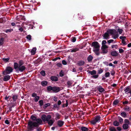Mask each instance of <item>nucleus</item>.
Listing matches in <instances>:
<instances>
[{"label":"nucleus","instance_id":"f257e3e1","mask_svg":"<svg viewBox=\"0 0 131 131\" xmlns=\"http://www.w3.org/2000/svg\"><path fill=\"white\" fill-rule=\"evenodd\" d=\"M31 118L32 121H29L28 123V129L30 130H33L34 127L38 126L39 124H41L42 122V121L40 119H37L36 117L34 116H31Z\"/></svg>","mask_w":131,"mask_h":131},{"label":"nucleus","instance_id":"f03ea898","mask_svg":"<svg viewBox=\"0 0 131 131\" xmlns=\"http://www.w3.org/2000/svg\"><path fill=\"white\" fill-rule=\"evenodd\" d=\"M116 30L114 29H108L106 32L103 35V37L104 39H107L109 38V34H110L112 35L113 38L116 39L118 37V35L116 34Z\"/></svg>","mask_w":131,"mask_h":131},{"label":"nucleus","instance_id":"7ed1b4c3","mask_svg":"<svg viewBox=\"0 0 131 131\" xmlns=\"http://www.w3.org/2000/svg\"><path fill=\"white\" fill-rule=\"evenodd\" d=\"M92 45L93 48V50L97 55H99L100 54L99 51L100 49V46L99 43L96 41L93 42Z\"/></svg>","mask_w":131,"mask_h":131},{"label":"nucleus","instance_id":"20e7f679","mask_svg":"<svg viewBox=\"0 0 131 131\" xmlns=\"http://www.w3.org/2000/svg\"><path fill=\"white\" fill-rule=\"evenodd\" d=\"M14 68L17 72L19 71L22 72L26 69L25 67L24 66H18V64L16 62L14 63Z\"/></svg>","mask_w":131,"mask_h":131},{"label":"nucleus","instance_id":"39448f33","mask_svg":"<svg viewBox=\"0 0 131 131\" xmlns=\"http://www.w3.org/2000/svg\"><path fill=\"white\" fill-rule=\"evenodd\" d=\"M108 46L106 45L102 46L101 49L102 50V53H106L108 52Z\"/></svg>","mask_w":131,"mask_h":131},{"label":"nucleus","instance_id":"423d86ee","mask_svg":"<svg viewBox=\"0 0 131 131\" xmlns=\"http://www.w3.org/2000/svg\"><path fill=\"white\" fill-rule=\"evenodd\" d=\"M100 119L99 116H97L95 117L94 119L91 121V124H95L96 123L100 121Z\"/></svg>","mask_w":131,"mask_h":131},{"label":"nucleus","instance_id":"0eeeda50","mask_svg":"<svg viewBox=\"0 0 131 131\" xmlns=\"http://www.w3.org/2000/svg\"><path fill=\"white\" fill-rule=\"evenodd\" d=\"M13 69L10 67H7L6 68V71H5L3 72V73L4 74H5L6 73V74H8L11 72L13 71Z\"/></svg>","mask_w":131,"mask_h":131},{"label":"nucleus","instance_id":"6e6552de","mask_svg":"<svg viewBox=\"0 0 131 131\" xmlns=\"http://www.w3.org/2000/svg\"><path fill=\"white\" fill-rule=\"evenodd\" d=\"M60 90V88L56 86L53 87L52 91L54 92H58Z\"/></svg>","mask_w":131,"mask_h":131},{"label":"nucleus","instance_id":"1a4fd4ad","mask_svg":"<svg viewBox=\"0 0 131 131\" xmlns=\"http://www.w3.org/2000/svg\"><path fill=\"white\" fill-rule=\"evenodd\" d=\"M10 78V77L9 75H7L4 77L3 80L5 81H7L9 80Z\"/></svg>","mask_w":131,"mask_h":131},{"label":"nucleus","instance_id":"9d476101","mask_svg":"<svg viewBox=\"0 0 131 131\" xmlns=\"http://www.w3.org/2000/svg\"><path fill=\"white\" fill-rule=\"evenodd\" d=\"M111 55L113 56H118V53L115 51H113L111 52Z\"/></svg>","mask_w":131,"mask_h":131},{"label":"nucleus","instance_id":"9b49d317","mask_svg":"<svg viewBox=\"0 0 131 131\" xmlns=\"http://www.w3.org/2000/svg\"><path fill=\"white\" fill-rule=\"evenodd\" d=\"M51 80L53 81H56L58 80V78L55 76H52L51 77Z\"/></svg>","mask_w":131,"mask_h":131},{"label":"nucleus","instance_id":"f8f14e48","mask_svg":"<svg viewBox=\"0 0 131 131\" xmlns=\"http://www.w3.org/2000/svg\"><path fill=\"white\" fill-rule=\"evenodd\" d=\"M129 125L124 124L123 125V127L124 129H126L128 128Z\"/></svg>","mask_w":131,"mask_h":131},{"label":"nucleus","instance_id":"ddd939ff","mask_svg":"<svg viewBox=\"0 0 131 131\" xmlns=\"http://www.w3.org/2000/svg\"><path fill=\"white\" fill-rule=\"evenodd\" d=\"M58 124L59 126L61 127L63 125V122L62 121H59L58 122Z\"/></svg>","mask_w":131,"mask_h":131},{"label":"nucleus","instance_id":"4468645a","mask_svg":"<svg viewBox=\"0 0 131 131\" xmlns=\"http://www.w3.org/2000/svg\"><path fill=\"white\" fill-rule=\"evenodd\" d=\"M36 50V49L35 48H34L31 51V53L32 55H34L35 54Z\"/></svg>","mask_w":131,"mask_h":131},{"label":"nucleus","instance_id":"2eb2a0df","mask_svg":"<svg viewBox=\"0 0 131 131\" xmlns=\"http://www.w3.org/2000/svg\"><path fill=\"white\" fill-rule=\"evenodd\" d=\"M121 116L124 118H125L126 117L127 114L125 112H122L121 113Z\"/></svg>","mask_w":131,"mask_h":131},{"label":"nucleus","instance_id":"dca6fc26","mask_svg":"<svg viewBox=\"0 0 131 131\" xmlns=\"http://www.w3.org/2000/svg\"><path fill=\"white\" fill-rule=\"evenodd\" d=\"M79 50V48H75L71 49V52H75Z\"/></svg>","mask_w":131,"mask_h":131},{"label":"nucleus","instance_id":"f3484780","mask_svg":"<svg viewBox=\"0 0 131 131\" xmlns=\"http://www.w3.org/2000/svg\"><path fill=\"white\" fill-rule=\"evenodd\" d=\"M4 38H1L0 39V46L2 45L4 43Z\"/></svg>","mask_w":131,"mask_h":131},{"label":"nucleus","instance_id":"a211bd4d","mask_svg":"<svg viewBox=\"0 0 131 131\" xmlns=\"http://www.w3.org/2000/svg\"><path fill=\"white\" fill-rule=\"evenodd\" d=\"M47 84V82L46 81H42L41 82V84L42 86H45Z\"/></svg>","mask_w":131,"mask_h":131},{"label":"nucleus","instance_id":"6ab92c4d","mask_svg":"<svg viewBox=\"0 0 131 131\" xmlns=\"http://www.w3.org/2000/svg\"><path fill=\"white\" fill-rule=\"evenodd\" d=\"M41 118L44 122L47 121L46 116L45 115H42L41 116Z\"/></svg>","mask_w":131,"mask_h":131},{"label":"nucleus","instance_id":"aec40b11","mask_svg":"<svg viewBox=\"0 0 131 131\" xmlns=\"http://www.w3.org/2000/svg\"><path fill=\"white\" fill-rule=\"evenodd\" d=\"M99 91L101 92H102L104 91V89L102 88L101 87H99L98 88Z\"/></svg>","mask_w":131,"mask_h":131},{"label":"nucleus","instance_id":"412c9836","mask_svg":"<svg viewBox=\"0 0 131 131\" xmlns=\"http://www.w3.org/2000/svg\"><path fill=\"white\" fill-rule=\"evenodd\" d=\"M89 72L91 75H93L95 74L96 72V71L94 70L92 71H90Z\"/></svg>","mask_w":131,"mask_h":131},{"label":"nucleus","instance_id":"4be33fe9","mask_svg":"<svg viewBox=\"0 0 131 131\" xmlns=\"http://www.w3.org/2000/svg\"><path fill=\"white\" fill-rule=\"evenodd\" d=\"M130 90L129 88L128 87H127L124 90V91H125V93H129Z\"/></svg>","mask_w":131,"mask_h":131},{"label":"nucleus","instance_id":"5701e85b","mask_svg":"<svg viewBox=\"0 0 131 131\" xmlns=\"http://www.w3.org/2000/svg\"><path fill=\"white\" fill-rule=\"evenodd\" d=\"M118 120L119 122L121 123L122 124V123L123 121V119L121 117L118 116Z\"/></svg>","mask_w":131,"mask_h":131},{"label":"nucleus","instance_id":"b1692460","mask_svg":"<svg viewBox=\"0 0 131 131\" xmlns=\"http://www.w3.org/2000/svg\"><path fill=\"white\" fill-rule=\"evenodd\" d=\"M113 124L115 126H117L119 125V123L116 121H115L113 123Z\"/></svg>","mask_w":131,"mask_h":131},{"label":"nucleus","instance_id":"393cba45","mask_svg":"<svg viewBox=\"0 0 131 131\" xmlns=\"http://www.w3.org/2000/svg\"><path fill=\"white\" fill-rule=\"evenodd\" d=\"M93 58V57L91 55H90L88 58V60L89 61H91Z\"/></svg>","mask_w":131,"mask_h":131},{"label":"nucleus","instance_id":"a878e982","mask_svg":"<svg viewBox=\"0 0 131 131\" xmlns=\"http://www.w3.org/2000/svg\"><path fill=\"white\" fill-rule=\"evenodd\" d=\"M81 129L82 131H87L88 129L87 127H81Z\"/></svg>","mask_w":131,"mask_h":131},{"label":"nucleus","instance_id":"bb28decb","mask_svg":"<svg viewBox=\"0 0 131 131\" xmlns=\"http://www.w3.org/2000/svg\"><path fill=\"white\" fill-rule=\"evenodd\" d=\"M53 122V121L52 120H50L48 121V124L49 125L51 126Z\"/></svg>","mask_w":131,"mask_h":131},{"label":"nucleus","instance_id":"cd10ccee","mask_svg":"<svg viewBox=\"0 0 131 131\" xmlns=\"http://www.w3.org/2000/svg\"><path fill=\"white\" fill-rule=\"evenodd\" d=\"M109 130L110 131H116L115 128L114 127H110Z\"/></svg>","mask_w":131,"mask_h":131},{"label":"nucleus","instance_id":"c85d7f7f","mask_svg":"<svg viewBox=\"0 0 131 131\" xmlns=\"http://www.w3.org/2000/svg\"><path fill=\"white\" fill-rule=\"evenodd\" d=\"M53 87L51 86H49L47 87V90L48 91H50L53 90Z\"/></svg>","mask_w":131,"mask_h":131},{"label":"nucleus","instance_id":"c756f323","mask_svg":"<svg viewBox=\"0 0 131 131\" xmlns=\"http://www.w3.org/2000/svg\"><path fill=\"white\" fill-rule=\"evenodd\" d=\"M124 121L125 124H127L129 125L130 124L129 122L128 119H125Z\"/></svg>","mask_w":131,"mask_h":131},{"label":"nucleus","instance_id":"7c9ffc66","mask_svg":"<svg viewBox=\"0 0 131 131\" xmlns=\"http://www.w3.org/2000/svg\"><path fill=\"white\" fill-rule=\"evenodd\" d=\"M84 62L83 61H80L79 62L78 64L80 66H82L84 64Z\"/></svg>","mask_w":131,"mask_h":131},{"label":"nucleus","instance_id":"2f4dec72","mask_svg":"<svg viewBox=\"0 0 131 131\" xmlns=\"http://www.w3.org/2000/svg\"><path fill=\"white\" fill-rule=\"evenodd\" d=\"M119 101L117 100H115L113 103V104L114 105H116L119 103Z\"/></svg>","mask_w":131,"mask_h":131},{"label":"nucleus","instance_id":"473e14b6","mask_svg":"<svg viewBox=\"0 0 131 131\" xmlns=\"http://www.w3.org/2000/svg\"><path fill=\"white\" fill-rule=\"evenodd\" d=\"M13 31V29H7L4 31L8 33L9 32H10Z\"/></svg>","mask_w":131,"mask_h":131},{"label":"nucleus","instance_id":"72a5a7b5","mask_svg":"<svg viewBox=\"0 0 131 131\" xmlns=\"http://www.w3.org/2000/svg\"><path fill=\"white\" fill-rule=\"evenodd\" d=\"M23 64V62L22 60H20L19 61V64H18V66H21Z\"/></svg>","mask_w":131,"mask_h":131},{"label":"nucleus","instance_id":"f704fd0d","mask_svg":"<svg viewBox=\"0 0 131 131\" xmlns=\"http://www.w3.org/2000/svg\"><path fill=\"white\" fill-rule=\"evenodd\" d=\"M112 48H115V49H117L118 47V46L117 45H113L112 46Z\"/></svg>","mask_w":131,"mask_h":131},{"label":"nucleus","instance_id":"c9c22d12","mask_svg":"<svg viewBox=\"0 0 131 131\" xmlns=\"http://www.w3.org/2000/svg\"><path fill=\"white\" fill-rule=\"evenodd\" d=\"M50 105V104L49 103H47V104H46L44 105V108H46L48 106H49Z\"/></svg>","mask_w":131,"mask_h":131},{"label":"nucleus","instance_id":"e433bc0d","mask_svg":"<svg viewBox=\"0 0 131 131\" xmlns=\"http://www.w3.org/2000/svg\"><path fill=\"white\" fill-rule=\"evenodd\" d=\"M51 118V116L50 115H48L46 116L47 121H48Z\"/></svg>","mask_w":131,"mask_h":131},{"label":"nucleus","instance_id":"4c0bfd02","mask_svg":"<svg viewBox=\"0 0 131 131\" xmlns=\"http://www.w3.org/2000/svg\"><path fill=\"white\" fill-rule=\"evenodd\" d=\"M110 73L109 72H106L105 74V76L106 77H109Z\"/></svg>","mask_w":131,"mask_h":131},{"label":"nucleus","instance_id":"58836bf2","mask_svg":"<svg viewBox=\"0 0 131 131\" xmlns=\"http://www.w3.org/2000/svg\"><path fill=\"white\" fill-rule=\"evenodd\" d=\"M106 43V40H103L102 42V46L106 45H105V44Z\"/></svg>","mask_w":131,"mask_h":131},{"label":"nucleus","instance_id":"ea45409f","mask_svg":"<svg viewBox=\"0 0 131 131\" xmlns=\"http://www.w3.org/2000/svg\"><path fill=\"white\" fill-rule=\"evenodd\" d=\"M117 31L119 34H121L123 31V30L122 29H118Z\"/></svg>","mask_w":131,"mask_h":131},{"label":"nucleus","instance_id":"a19ab883","mask_svg":"<svg viewBox=\"0 0 131 131\" xmlns=\"http://www.w3.org/2000/svg\"><path fill=\"white\" fill-rule=\"evenodd\" d=\"M125 110L127 111H129L130 110V109L127 106L125 107Z\"/></svg>","mask_w":131,"mask_h":131},{"label":"nucleus","instance_id":"79ce46f5","mask_svg":"<svg viewBox=\"0 0 131 131\" xmlns=\"http://www.w3.org/2000/svg\"><path fill=\"white\" fill-rule=\"evenodd\" d=\"M9 58H3V60L5 62H7L9 60Z\"/></svg>","mask_w":131,"mask_h":131},{"label":"nucleus","instance_id":"37998d69","mask_svg":"<svg viewBox=\"0 0 131 131\" xmlns=\"http://www.w3.org/2000/svg\"><path fill=\"white\" fill-rule=\"evenodd\" d=\"M39 99V97L38 96H36L35 98H34V100L35 101V102H37V101Z\"/></svg>","mask_w":131,"mask_h":131},{"label":"nucleus","instance_id":"c03bdc74","mask_svg":"<svg viewBox=\"0 0 131 131\" xmlns=\"http://www.w3.org/2000/svg\"><path fill=\"white\" fill-rule=\"evenodd\" d=\"M26 38L27 39H28L29 40H30L31 39V35H28L27 36Z\"/></svg>","mask_w":131,"mask_h":131},{"label":"nucleus","instance_id":"a18cd8bd","mask_svg":"<svg viewBox=\"0 0 131 131\" xmlns=\"http://www.w3.org/2000/svg\"><path fill=\"white\" fill-rule=\"evenodd\" d=\"M12 98L15 101L17 99V96L16 95H14L13 97Z\"/></svg>","mask_w":131,"mask_h":131},{"label":"nucleus","instance_id":"49530a36","mask_svg":"<svg viewBox=\"0 0 131 131\" xmlns=\"http://www.w3.org/2000/svg\"><path fill=\"white\" fill-rule=\"evenodd\" d=\"M40 73L43 76H45V73L44 71H42L40 72Z\"/></svg>","mask_w":131,"mask_h":131},{"label":"nucleus","instance_id":"de8ad7c7","mask_svg":"<svg viewBox=\"0 0 131 131\" xmlns=\"http://www.w3.org/2000/svg\"><path fill=\"white\" fill-rule=\"evenodd\" d=\"M120 39H122V40H124L126 38V37L125 36H120L119 37Z\"/></svg>","mask_w":131,"mask_h":131},{"label":"nucleus","instance_id":"09e8293b","mask_svg":"<svg viewBox=\"0 0 131 131\" xmlns=\"http://www.w3.org/2000/svg\"><path fill=\"white\" fill-rule=\"evenodd\" d=\"M103 70L102 69H99L98 70V73L99 74H101V73H102L103 72Z\"/></svg>","mask_w":131,"mask_h":131},{"label":"nucleus","instance_id":"8fccbe9b","mask_svg":"<svg viewBox=\"0 0 131 131\" xmlns=\"http://www.w3.org/2000/svg\"><path fill=\"white\" fill-rule=\"evenodd\" d=\"M39 104L40 106H42L43 105V102L42 100H40L39 101Z\"/></svg>","mask_w":131,"mask_h":131},{"label":"nucleus","instance_id":"3c124183","mask_svg":"<svg viewBox=\"0 0 131 131\" xmlns=\"http://www.w3.org/2000/svg\"><path fill=\"white\" fill-rule=\"evenodd\" d=\"M124 50L122 49H119V52L120 53L123 52Z\"/></svg>","mask_w":131,"mask_h":131},{"label":"nucleus","instance_id":"603ef678","mask_svg":"<svg viewBox=\"0 0 131 131\" xmlns=\"http://www.w3.org/2000/svg\"><path fill=\"white\" fill-rule=\"evenodd\" d=\"M113 41H114V40H113V39H110V40H108L107 41V42H108V43H111Z\"/></svg>","mask_w":131,"mask_h":131},{"label":"nucleus","instance_id":"864d4df0","mask_svg":"<svg viewBox=\"0 0 131 131\" xmlns=\"http://www.w3.org/2000/svg\"><path fill=\"white\" fill-rule=\"evenodd\" d=\"M62 64L64 65H66L67 64V62L64 60H63L62 62Z\"/></svg>","mask_w":131,"mask_h":131},{"label":"nucleus","instance_id":"5fc2aeb1","mask_svg":"<svg viewBox=\"0 0 131 131\" xmlns=\"http://www.w3.org/2000/svg\"><path fill=\"white\" fill-rule=\"evenodd\" d=\"M98 76L99 75H93L92 77L95 78H96L98 77Z\"/></svg>","mask_w":131,"mask_h":131},{"label":"nucleus","instance_id":"6e6d98bb","mask_svg":"<svg viewBox=\"0 0 131 131\" xmlns=\"http://www.w3.org/2000/svg\"><path fill=\"white\" fill-rule=\"evenodd\" d=\"M57 65L58 67H61V66L62 65L60 63H58L57 64Z\"/></svg>","mask_w":131,"mask_h":131},{"label":"nucleus","instance_id":"4d7b16f0","mask_svg":"<svg viewBox=\"0 0 131 131\" xmlns=\"http://www.w3.org/2000/svg\"><path fill=\"white\" fill-rule=\"evenodd\" d=\"M56 118L57 119H59V115L58 114H57L56 115Z\"/></svg>","mask_w":131,"mask_h":131},{"label":"nucleus","instance_id":"13d9d810","mask_svg":"<svg viewBox=\"0 0 131 131\" xmlns=\"http://www.w3.org/2000/svg\"><path fill=\"white\" fill-rule=\"evenodd\" d=\"M19 30L21 32H22L23 31V29L22 27H20L19 29Z\"/></svg>","mask_w":131,"mask_h":131},{"label":"nucleus","instance_id":"bf43d9fd","mask_svg":"<svg viewBox=\"0 0 131 131\" xmlns=\"http://www.w3.org/2000/svg\"><path fill=\"white\" fill-rule=\"evenodd\" d=\"M76 40V39L75 38L73 37V38L72 39V42H75Z\"/></svg>","mask_w":131,"mask_h":131},{"label":"nucleus","instance_id":"052dcab7","mask_svg":"<svg viewBox=\"0 0 131 131\" xmlns=\"http://www.w3.org/2000/svg\"><path fill=\"white\" fill-rule=\"evenodd\" d=\"M5 123L6 124H9V122L8 120H6L5 121Z\"/></svg>","mask_w":131,"mask_h":131},{"label":"nucleus","instance_id":"680f3d73","mask_svg":"<svg viewBox=\"0 0 131 131\" xmlns=\"http://www.w3.org/2000/svg\"><path fill=\"white\" fill-rule=\"evenodd\" d=\"M8 99H9L10 100V96H6L5 97V99L7 100H8Z\"/></svg>","mask_w":131,"mask_h":131},{"label":"nucleus","instance_id":"e2e57ef3","mask_svg":"<svg viewBox=\"0 0 131 131\" xmlns=\"http://www.w3.org/2000/svg\"><path fill=\"white\" fill-rule=\"evenodd\" d=\"M122 43L124 45L126 44V42H125V40H122Z\"/></svg>","mask_w":131,"mask_h":131},{"label":"nucleus","instance_id":"0e129e2a","mask_svg":"<svg viewBox=\"0 0 131 131\" xmlns=\"http://www.w3.org/2000/svg\"><path fill=\"white\" fill-rule=\"evenodd\" d=\"M37 94L35 93H33L32 95V96L33 97H35L37 96Z\"/></svg>","mask_w":131,"mask_h":131},{"label":"nucleus","instance_id":"69168bd1","mask_svg":"<svg viewBox=\"0 0 131 131\" xmlns=\"http://www.w3.org/2000/svg\"><path fill=\"white\" fill-rule=\"evenodd\" d=\"M108 65L110 66H113V67H114V65H113L112 63H110L109 64H108Z\"/></svg>","mask_w":131,"mask_h":131},{"label":"nucleus","instance_id":"338daca9","mask_svg":"<svg viewBox=\"0 0 131 131\" xmlns=\"http://www.w3.org/2000/svg\"><path fill=\"white\" fill-rule=\"evenodd\" d=\"M128 103V101H124V102H123V104H127Z\"/></svg>","mask_w":131,"mask_h":131},{"label":"nucleus","instance_id":"774afa93","mask_svg":"<svg viewBox=\"0 0 131 131\" xmlns=\"http://www.w3.org/2000/svg\"><path fill=\"white\" fill-rule=\"evenodd\" d=\"M60 75L61 77H62L63 76V74L62 73V71H61V72L60 73Z\"/></svg>","mask_w":131,"mask_h":131}]
</instances>
